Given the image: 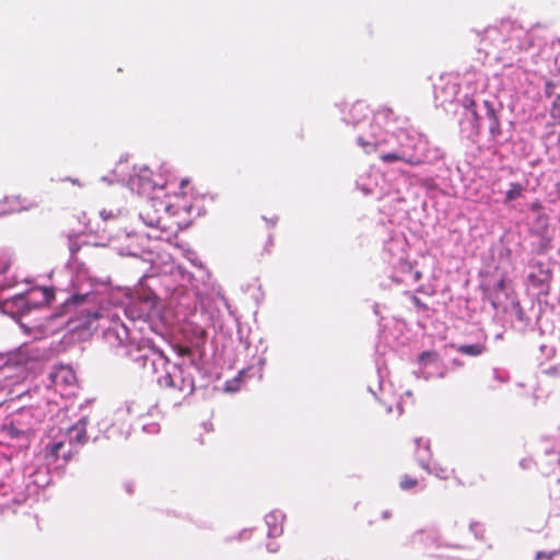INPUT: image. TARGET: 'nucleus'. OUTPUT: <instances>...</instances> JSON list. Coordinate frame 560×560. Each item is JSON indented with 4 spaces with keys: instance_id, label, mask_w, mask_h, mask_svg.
<instances>
[{
    "instance_id": "nucleus-27",
    "label": "nucleus",
    "mask_w": 560,
    "mask_h": 560,
    "mask_svg": "<svg viewBox=\"0 0 560 560\" xmlns=\"http://www.w3.org/2000/svg\"><path fill=\"white\" fill-rule=\"evenodd\" d=\"M483 40H490L494 46H499L500 43H503L501 32L497 27L487 28Z\"/></svg>"
},
{
    "instance_id": "nucleus-14",
    "label": "nucleus",
    "mask_w": 560,
    "mask_h": 560,
    "mask_svg": "<svg viewBox=\"0 0 560 560\" xmlns=\"http://www.w3.org/2000/svg\"><path fill=\"white\" fill-rule=\"evenodd\" d=\"M392 267V279L397 283H401L405 285H415L421 279V272L419 270H415L412 265L408 261L407 258L401 259V261L388 262Z\"/></svg>"
},
{
    "instance_id": "nucleus-42",
    "label": "nucleus",
    "mask_w": 560,
    "mask_h": 560,
    "mask_svg": "<svg viewBox=\"0 0 560 560\" xmlns=\"http://www.w3.org/2000/svg\"><path fill=\"white\" fill-rule=\"evenodd\" d=\"M528 278H529V280H530V281H534L535 276H534V275H529V277H528Z\"/></svg>"
},
{
    "instance_id": "nucleus-38",
    "label": "nucleus",
    "mask_w": 560,
    "mask_h": 560,
    "mask_svg": "<svg viewBox=\"0 0 560 560\" xmlns=\"http://www.w3.org/2000/svg\"><path fill=\"white\" fill-rule=\"evenodd\" d=\"M556 192L558 195V198L560 199V183L556 184Z\"/></svg>"
},
{
    "instance_id": "nucleus-20",
    "label": "nucleus",
    "mask_w": 560,
    "mask_h": 560,
    "mask_svg": "<svg viewBox=\"0 0 560 560\" xmlns=\"http://www.w3.org/2000/svg\"><path fill=\"white\" fill-rule=\"evenodd\" d=\"M368 178L370 182H366V178L360 177V179L357 182L358 187L365 194V195H383V189H378V179H382V175L378 172H372L369 174Z\"/></svg>"
},
{
    "instance_id": "nucleus-6",
    "label": "nucleus",
    "mask_w": 560,
    "mask_h": 560,
    "mask_svg": "<svg viewBox=\"0 0 560 560\" xmlns=\"http://www.w3.org/2000/svg\"><path fill=\"white\" fill-rule=\"evenodd\" d=\"M465 108V117L471 121V128L478 132L482 120L489 122V131L493 138L501 135L500 120L498 117V110L501 105L495 100H475L465 97L463 101Z\"/></svg>"
},
{
    "instance_id": "nucleus-28",
    "label": "nucleus",
    "mask_w": 560,
    "mask_h": 560,
    "mask_svg": "<svg viewBox=\"0 0 560 560\" xmlns=\"http://www.w3.org/2000/svg\"><path fill=\"white\" fill-rule=\"evenodd\" d=\"M418 483V480L416 478H411L407 475H405L400 480V488L402 490H410L413 487H416Z\"/></svg>"
},
{
    "instance_id": "nucleus-17",
    "label": "nucleus",
    "mask_w": 560,
    "mask_h": 560,
    "mask_svg": "<svg viewBox=\"0 0 560 560\" xmlns=\"http://www.w3.org/2000/svg\"><path fill=\"white\" fill-rule=\"evenodd\" d=\"M416 443L418 445V452H417V455H418V462H419V465L424 469L427 470L429 474H432L434 475L435 477L440 478V479H447L450 477V474L452 471L448 470V468L446 467H442L441 465L434 463L433 465H431L425 456L422 454V451L420 450V445L423 444V453H427L429 455L430 453V450H429V445L427 443H424L422 441V439H417L416 440Z\"/></svg>"
},
{
    "instance_id": "nucleus-44",
    "label": "nucleus",
    "mask_w": 560,
    "mask_h": 560,
    "mask_svg": "<svg viewBox=\"0 0 560 560\" xmlns=\"http://www.w3.org/2000/svg\"><path fill=\"white\" fill-rule=\"evenodd\" d=\"M559 462H560V451H559Z\"/></svg>"
},
{
    "instance_id": "nucleus-23",
    "label": "nucleus",
    "mask_w": 560,
    "mask_h": 560,
    "mask_svg": "<svg viewBox=\"0 0 560 560\" xmlns=\"http://www.w3.org/2000/svg\"><path fill=\"white\" fill-rule=\"evenodd\" d=\"M377 373H378V377H380V383H378L380 395L371 386L369 387V389L382 402L387 404V395H392L390 384H386V382L384 381V377L382 374V369L380 365H377Z\"/></svg>"
},
{
    "instance_id": "nucleus-16",
    "label": "nucleus",
    "mask_w": 560,
    "mask_h": 560,
    "mask_svg": "<svg viewBox=\"0 0 560 560\" xmlns=\"http://www.w3.org/2000/svg\"><path fill=\"white\" fill-rule=\"evenodd\" d=\"M36 206V202L33 200L20 195L5 196L0 199V217L21 211H28Z\"/></svg>"
},
{
    "instance_id": "nucleus-10",
    "label": "nucleus",
    "mask_w": 560,
    "mask_h": 560,
    "mask_svg": "<svg viewBox=\"0 0 560 560\" xmlns=\"http://www.w3.org/2000/svg\"><path fill=\"white\" fill-rule=\"evenodd\" d=\"M152 175L153 174L149 168H141L137 175L131 176L128 179L127 184L132 191H136L139 195L150 196L151 192H155L154 196H160L164 184L154 180Z\"/></svg>"
},
{
    "instance_id": "nucleus-7",
    "label": "nucleus",
    "mask_w": 560,
    "mask_h": 560,
    "mask_svg": "<svg viewBox=\"0 0 560 560\" xmlns=\"http://www.w3.org/2000/svg\"><path fill=\"white\" fill-rule=\"evenodd\" d=\"M411 545L431 556L450 558L448 551L460 548L459 542L448 541L433 530H417L411 536Z\"/></svg>"
},
{
    "instance_id": "nucleus-15",
    "label": "nucleus",
    "mask_w": 560,
    "mask_h": 560,
    "mask_svg": "<svg viewBox=\"0 0 560 560\" xmlns=\"http://www.w3.org/2000/svg\"><path fill=\"white\" fill-rule=\"evenodd\" d=\"M407 248L408 243L402 234L399 233L392 235L384 246V254L387 264H396V261H401V259L407 258Z\"/></svg>"
},
{
    "instance_id": "nucleus-39",
    "label": "nucleus",
    "mask_w": 560,
    "mask_h": 560,
    "mask_svg": "<svg viewBox=\"0 0 560 560\" xmlns=\"http://www.w3.org/2000/svg\"><path fill=\"white\" fill-rule=\"evenodd\" d=\"M187 183H188V180H187V179H183V180H182V187H184Z\"/></svg>"
},
{
    "instance_id": "nucleus-13",
    "label": "nucleus",
    "mask_w": 560,
    "mask_h": 560,
    "mask_svg": "<svg viewBox=\"0 0 560 560\" xmlns=\"http://www.w3.org/2000/svg\"><path fill=\"white\" fill-rule=\"evenodd\" d=\"M55 469L52 466H48L45 463L44 467H36L34 465L27 466L24 469V474L21 477H24V489L27 494L31 492V486L35 488H44L50 483V471Z\"/></svg>"
},
{
    "instance_id": "nucleus-9",
    "label": "nucleus",
    "mask_w": 560,
    "mask_h": 560,
    "mask_svg": "<svg viewBox=\"0 0 560 560\" xmlns=\"http://www.w3.org/2000/svg\"><path fill=\"white\" fill-rule=\"evenodd\" d=\"M0 495L5 499L2 503L3 506H9L11 503L20 504L25 501L24 477H21L19 471L7 476L4 480L0 481Z\"/></svg>"
},
{
    "instance_id": "nucleus-2",
    "label": "nucleus",
    "mask_w": 560,
    "mask_h": 560,
    "mask_svg": "<svg viewBox=\"0 0 560 560\" xmlns=\"http://www.w3.org/2000/svg\"><path fill=\"white\" fill-rule=\"evenodd\" d=\"M357 143L366 152H378L386 164L401 162L419 165L428 159V141L417 131L401 126V119L388 107L380 108Z\"/></svg>"
},
{
    "instance_id": "nucleus-21",
    "label": "nucleus",
    "mask_w": 560,
    "mask_h": 560,
    "mask_svg": "<svg viewBox=\"0 0 560 560\" xmlns=\"http://www.w3.org/2000/svg\"><path fill=\"white\" fill-rule=\"evenodd\" d=\"M369 114V107L364 102H355L351 105L347 116L343 118L347 124L359 125Z\"/></svg>"
},
{
    "instance_id": "nucleus-1",
    "label": "nucleus",
    "mask_w": 560,
    "mask_h": 560,
    "mask_svg": "<svg viewBox=\"0 0 560 560\" xmlns=\"http://www.w3.org/2000/svg\"><path fill=\"white\" fill-rule=\"evenodd\" d=\"M159 296L151 289H140L135 295L117 292L108 295L98 293L73 294L67 307H73L70 319L73 329L93 334L103 331L106 345L118 355L129 357L139 368L155 376L162 387L175 388L184 395L195 389L194 373L198 370L194 353L189 348L178 347V361L171 363L168 358L147 341L137 343L136 337L121 322L120 315L128 318L147 319L158 312Z\"/></svg>"
},
{
    "instance_id": "nucleus-32",
    "label": "nucleus",
    "mask_w": 560,
    "mask_h": 560,
    "mask_svg": "<svg viewBox=\"0 0 560 560\" xmlns=\"http://www.w3.org/2000/svg\"><path fill=\"white\" fill-rule=\"evenodd\" d=\"M118 254L121 256H137L136 252H133L130 247L127 248H116Z\"/></svg>"
},
{
    "instance_id": "nucleus-37",
    "label": "nucleus",
    "mask_w": 560,
    "mask_h": 560,
    "mask_svg": "<svg viewBox=\"0 0 560 560\" xmlns=\"http://www.w3.org/2000/svg\"><path fill=\"white\" fill-rule=\"evenodd\" d=\"M494 375H495V377H497L499 381H501V382H504V381H505V378H504L503 376H501V375H500V372H499L498 370H494Z\"/></svg>"
},
{
    "instance_id": "nucleus-5",
    "label": "nucleus",
    "mask_w": 560,
    "mask_h": 560,
    "mask_svg": "<svg viewBox=\"0 0 560 560\" xmlns=\"http://www.w3.org/2000/svg\"><path fill=\"white\" fill-rule=\"evenodd\" d=\"M163 206L164 203L160 196L150 197L140 211L139 218L150 229L147 233L149 238L168 242L176 233L180 223L170 221L163 211Z\"/></svg>"
},
{
    "instance_id": "nucleus-35",
    "label": "nucleus",
    "mask_w": 560,
    "mask_h": 560,
    "mask_svg": "<svg viewBox=\"0 0 560 560\" xmlns=\"http://www.w3.org/2000/svg\"><path fill=\"white\" fill-rule=\"evenodd\" d=\"M102 180L103 182H108L109 184H112L113 182H125V178H121V179H117V178L110 179L109 177L104 176V177H102Z\"/></svg>"
},
{
    "instance_id": "nucleus-36",
    "label": "nucleus",
    "mask_w": 560,
    "mask_h": 560,
    "mask_svg": "<svg viewBox=\"0 0 560 560\" xmlns=\"http://www.w3.org/2000/svg\"><path fill=\"white\" fill-rule=\"evenodd\" d=\"M267 549L270 551V552H276L278 550V546L277 545H273V544H268L267 545Z\"/></svg>"
},
{
    "instance_id": "nucleus-22",
    "label": "nucleus",
    "mask_w": 560,
    "mask_h": 560,
    "mask_svg": "<svg viewBox=\"0 0 560 560\" xmlns=\"http://www.w3.org/2000/svg\"><path fill=\"white\" fill-rule=\"evenodd\" d=\"M39 357L40 353L34 345H23L18 349L16 363L26 365L30 361L37 360Z\"/></svg>"
},
{
    "instance_id": "nucleus-8",
    "label": "nucleus",
    "mask_w": 560,
    "mask_h": 560,
    "mask_svg": "<svg viewBox=\"0 0 560 560\" xmlns=\"http://www.w3.org/2000/svg\"><path fill=\"white\" fill-rule=\"evenodd\" d=\"M52 291L47 288H34L26 295L15 294L11 300L4 301V306L14 305L22 312H28L32 308L39 307L52 299Z\"/></svg>"
},
{
    "instance_id": "nucleus-4",
    "label": "nucleus",
    "mask_w": 560,
    "mask_h": 560,
    "mask_svg": "<svg viewBox=\"0 0 560 560\" xmlns=\"http://www.w3.org/2000/svg\"><path fill=\"white\" fill-rule=\"evenodd\" d=\"M86 441V420L80 419L66 430L60 429L43 441L44 450L38 456V462H45L55 469L61 468L68 463L78 447Z\"/></svg>"
},
{
    "instance_id": "nucleus-41",
    "label": "nucleus",
    "mask_w": 560,
    "mask_h": 560,
    "mask_svg": "<svg viewBox=\"0 0 560 560\" xmlns=\"http://www.w3.org/2000/svg\"><path fill=\"white\" fill-rule=\"evenodd\" d=\"M247 534H248V530H244L241 535H242V536L244 535V536H245V538H247Z\"/></svg>"
},
{
    "instance_id": "nucleus-40",
    "label": "nucleus",
    "mask_w": 560,
    "mask_h": 560,
    "mask_svg": "<svg viewBox=\"0 0 560 560\" xmlns=\"http://www.w3.org/2000/svg\"><path fill=\"white\" fill-rule=\"evenodd\" d=\"M397 408H398V411H399V415H400L402 412V410H401V407H400L399 402L397 404Z\"/></svg>"
},
{
    "instance_id": "nucleus-31",
    "label": "nucleus",
    "mask_w": 560,
    "mask_h": 560,
    "mask_svg": "<svg viewBox=\"0 0 560 560\" xmlns=\"http://www.w3.org/2000/svg\"><path fill=\"white\" fill-rule=\"evenodd\" d=\"M126 408L129 415L139 416L141 413L136 402H127Z\"/></svg>"
},
{
    "instance_id": "nucleus-34",
    "label": "nucleus",
    "mask_w": 560,
    "mask_h": 560,
    "mask_svg": "<svg viewBox=\"0 0 560 560\" xmlns=\"http://www.w3.org/2000/svg\"><path fill=\"white\" fill-rule=\"evenodd\" d=\"M100 214L103 218V220H107L108 218L113 217L112 212H107L106 210L101 211Z\"/></svg>"
},
{
    "instance_id": "nucleus-29",
    "label": "nucleus",
    "mask_w": 560,
    "mask_h": 560,
    "mask_svg": "<svg viewBox=\"0 0 560 560\" xmlns=\"http://www.w3.org/2000/svg\"><path fill=\"white\" fill-rule=\"evenodd\" d=\"M560 551L553 550L550 552L539 551L536 553V560H552Z\"/></svg>"
},
{
    "instance_id": "nucleus-19",
    "label": "nucleus",
    "mask_w": 560,
    "mask_h": 560,
    "mask_svg": "<svg viewBox=\"0 0 560 560\" xmlns=\"http://www.w3.org/2000/svg\"><path fill=\"white\" fill-rule=\"evenodd\" d=\"M268 527V537H279L283 533L284 514L281 511H271L265 517Z\"/></svg>"
},
{
    "instance_id": "nucleus-12",
    "label": "nucleus",
    "mask_w": 560,
    "mask_h": 560,
    "mask_svg": "<svg viewBox=\"0 0 560 560\" xmlns=\"http://www.w3.org/2000/svg\"><path fill=\"white\" fill-rule=\"evenodd\" d=\"M415 373L417 377L431 380L434 377H444L446 369L443 366L435 352H423L419 357V370Z\"/></svg>"
},
{
    "instance_id": "nucleus-11",
    "label": "nucleus",
    "mask_w": 560,
    "mask_h": 560,
    "mask_svg": "<svg viewBox=\"0 0 560 560\" xmlns=\"http://www.w3.org/2000/svg\"><path fill=\"white\" fill-rule=\"evenodd\" d=\"M162 202L163 211L170 221H174V217L189 215L192 210V197L185 192L167 196L166 199H162Z\"/></svg>"
},
{
    "instance_id": "nucleus-25",
    "label": "nucleus",
    "mask_w": 560,
    "mask_h": 560,
    "mask_svg": "<svg viewBox=\"0 0 560 560\" xmlns=\"http://www.w3.org/2000/svg\"><path fill=\"white\" fill-rule=\"evenodd\" d=\"M10 265V259L5 255H0V290L12 287V283L9 280L2 278V276L9 270Z\"/></svg>"
},
{
    "instance_id": "nucleus-3",
    "label": "nucleus",
    "mask_w": 560,
    "mask_h": 560,
    "mask_svg": "<svg viewBox=\"0 0 560 560\" xmlns=\"http://www.w3.org/2000/svg\"><path fill=\"white\" fill-rule=\"evenodd\" d=\"M149 256L148 261L151 264L150 273L144 277L152 282L160 278L165 296H168L179 305L189 307L194 302V296L197 298L203 294V287L207 285L210 276L202 264L198 261L195 252L186 248L183 250V256L198 268L197 276L176 265L168 254H160L156 257L149 254Z\"/></svg>"
},
{
    "instance_id": "nucleus-30",
    "label": "nucleus",
    "mask_w": 560,
    "mask_h": 560,
    "mask_svg": "<svg viewBox=\"0 0 560 560\" xmlns=\"http://www.w3.org/2000/svg\"><path fill=\"white\" fill-rule=\"evenodd\" d=\"M143 431L150 434H155L160 431V427L158 423H149L143 425Z\"/></svg>"
},
{
    "instance_id": "nucleus-33",
    "label": "nucleus",
    "mask_w": 560,
    "mask_h": 560,
    "mask_svg": "<svg viewBox=\"0 0 560 560\" xmlns=\"http://www.w3.org/2000/svg\"><path fill=\"white\" fill-rule=\"evenodd\" d=\"M558 109L560 110V96H557L553 101V106H552V115L553 116H560V113L559 114L556 113Z\"/></svg>"
},
{
    "instance_id": "nucleus-24",
    "label": "nucleus",
    "mask_w": 560,
    "mask_h": 560,
    "mask_svg": "<svg viewBox=\"0 0 560 560\" xmlns=\"http://www.w3.org/2000/svg\"><path fill=\"white\" fill-rule=\"evenodd\" d=\"M456 350L469 357H477L483 353L485 346L482 343L459 345L456 346Z\"/></svg>"
},
{
    "instance_id": "nucleus-43",
    "label": "nucleus",
    "mask_w": 560,
    "mask_h": 560,
    "mask_svg": "<svg viewBox=\"0 0 560 560\" xmlns=\"http://www.w3.org/2000/svg\"><path fill=\"white\" fill-rule=\"evenodd\" d=\"M387 412H392V407L387 406Z\"/></svg>"
},
{
    "instance_id": "nucleus-26",
    "label": "nucleus",
    "mask_w": 560,
    "mask_h": 560,
    "mask_svg": "<svg viewBox=\"0 0 560 560\" xmlns=\"http://www.w3.org/2000/svg\"><path fill=\"white\" fill-rule=\"evenodd\" d=\"M523 190H524L523 185H521L518 183H512L510 185L509 190L505 194V202H510V201H513V200H516L517 198H520Z\"/></svg>"
},
{
    "instance_id": "nucleus-18",
    "label": "nucleus",
    "mask_w": 560,
    "mask_h": 560,
    "mask_svg": "<svg viewBox=\"0 0 560 560\" xmlns=\"http://www.w3.org/2000/svg\"><path fill=\"white\" fill-rule=\"evenodd\" d=\"M50 380L56 388L71 387L77 382L73 369L68 365L55 366L50 372Z\"/></svg>"
}]
</instances>
